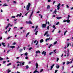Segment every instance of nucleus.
Listing matches in <instances>:
<instances>
[{"mask_svg": "<svg viewBox=\"0 0 73 73\" xmlns=\"http://www.w3.org/2000/svg\"><path fill=\"white\" fill-rule=\"evenodd\" d=\"M30 6H31V3H29L28 5H27L26 7L27 11H29V8H30Z\"/></svg>", "mask_w": 73, "mask_h": 73, "instance_id": "1", "label": "nucleus"}, {"mask_svg": "<svg viewBox=\"0 0 73 73\" xmlns=\"http://www.w3.org/2000/svg\"><path fill=\"white\" fill-rule=\"evenodd\" d=\"M46 24H42V28H45L46 27Z\"/></svg>", "mask_w": 73, "mask_h": 73, "instance_id": "2", "label": "nucleus"}, {"mask_svg": "<svg viewBox=\"0 0 73 73\" xmlns=\"http://www.w3.org/2000/svg\"><path fill=\"white\" fill-rule=\"evenodd\" d=\"M26 23L27 24H32V22L31 21V20H30L29 21H26Z\"/></svg>", "mask_w": 73, "mask_h": 73, "instance_id": "3", "label": "nucleus"}, {"mask_svg": "<svg viewBox=\"0 0 73 73\" xmlns=\"http://www.w3.org/2000/svg\"><path fill=\"white\" fill-rule=\"evenodd\" d=\"M33 11H32V12L31 13V15H30V16L29 17V19H31V17H32V15H33Z\"/></svg>", "mask_w": 73, "mask_h": 73, "instance_id": "4", "label": "nucleus"}, {"mask_svg": "<svg viewBox=\"0 0 73 73\" xmlns=\"http://www.w3.org/2000/svg\"><path fill=\"white\" fill-rule=\"evenodd\" d=\"M42 54H44V56H45L46 55V52L45 51H43L42 53Z\"/></svg>", "mask_w": 73, "mask_h": 73, "instance_id": "5", "label": "nucleus"}, {"mask_svg": "<svg viewBox=\"0 0 73 73\" xmlns=\"http://www.w3.org/2000/svg\"><path fill=\"white\" fill-rule=\"evenodd\" d=\"M9 25H10V23H8V25L7 27H5V29H7V28L9 27Z\"/></svg>", "mask_w": 73, "mask_h": 73, "instance_id": "6", "label": "nucleus"}, {"mask_svg": "<svg viewBox=\"0 0 73 73\" xmlns=\"http://www.w3.org/2000/svg\"><path fill=\"white\" fill-rule=\"evenodd\" d=\"M5 43H4V42H3L2 43V45H3V46H4V47L6 46V45H5Z\"/></svg>", "mask_w": 73, "mask_h": 73, "instance_id": "7", "label": "nucleus"}, {"mask_svg": "<svg viewBox=\"0 0 73 73\" xmlns=\"http://www.w3.org/2000/svg\"><path fill=\"white\" fill-rule=\"evenodd\" d=\"M54 66V64H52V66H51V68L50 69V70H52V68H53V66Z\"/></svg>", "mask_w": 73, "mask_h": 73, "instance_id": "8", "label": "nucleus"}, {"mask_svg": "<svg viewBox=\"0 0 73 73\" xmlns=\"http://www.w3.org/2000/svg\"><path fill=\"white\" fill-rule=\"evenodd\" d=\"M36 69H37L38 68V63L37 62L36 63Z\"/></svg>", "mask_w": 73, "mask_h": 73, "instance_id": "9", "label": "nucleus"}, {"mask_svg": "<svg viewBox=\"0 0 73 73\" xmlns=\"http://www.w3.org/2000/svg\"><path fill=\"white\" fill-rule=\"evenodd\" d=\"M22 15V13H20V15L19 14H18L17 15V17H18V16H19V17H21V15Z\"/></svg>", "mask_w": 73, "mask_h": 73, "instance_id": "10", "label": "nucleus"}, {"mask_svg": "<svg viewBox=\"0 0 73 73\" xmlns=\"http://www.w3.org/2000/svg\"><path fill=\"white\" fill-rule=\"evenodd\" d=\"M36 54H37L38 53H40V50H37L36 51Z\"/></svg>", "mask_w": 73, "mask_h": 73, "instance_id": "11", "label": "nucleus"}, {"mask_svg": "<svg viewBox=\"0 0 73 73\" xmlns=\"http://www.w3.org/2000/svg\"><path fill=\"white\" fill-rule=\"evenodd\" d=\"M10 47L12 49H13V48H15V46H10Z\"/></svg>", "mask_w": 73, "mask_h": 73, "instance_id": "12", "label": "nucleus"}, {"mask_svg": "<svg viewBox=\"0 0 73 73\" xmlns=\"http://www.w3.org/2000/svg\"><path fill=\"white\" fill-rule=\"evenodd\" d=\"M44 42V40H43V39H41L40 40V43H42V42Z\"/></svg>", "mask_w": 73, "mask_h": 73, "instance_id": "13", "label": "nucleus"}, {"mask_svg": "<svg viewBox=\"0 0 73 73\" xmlns=\"http://www.w3.org/2000/svg\"><path fill=\"white\" fill-rule=\"evenodd\" d=\"M46 34H48V31H46L45 33H44V36H45V35H46Z\"/></svg>", "mask_w": 73, "mask_h": 73, "instance_id": "14", "label": "nucleus"}, {"mask_svg": "<svg viewBox=\"0 0 73 73\" xmlns=\"http://www.w3.org/2000/svg\"><path fill=\"white\" fill-rule=\"evenodd\" d=\"M7 73H9V72H11V71L10 70H9V69H8L7 70Z\"/></svg>", "mask_w": 73, "mask_h": 73, "instance_id": "15", "label": "nucleus"}, {"mask_svg": "<svg viewBox=\"0 0 73 73\" xmlns=\"http://www.w3.org/2000/svg\"><path fill=\"white\" fill-rule=\"evenodd\" d=\"M50 5H48L47 6V9H50Z\"/></svg>", "mask_w": 73, "mask_h": 73, "instance_id": "16", "label": "nucleus"}, {"mask_svg": "<svg viewBox=\"0 0 73 73\" xmlns=\"http://www.w3.org/2000/svg\"><path fill=\"white\" fill-rule=\"evenodd\" d=\"M70 21L69 19H67L66 20V22L67 23H69L70 22Z\"/></svg>", "mask_w": 73, "mask_h": 73, "instance_id": "17", "label": "nucleus"}, {"mask_svg": "<svg viewBox=\"0 0 73 73\" xmlns=\"http://www.w3.org/2000/svg\"><path fill=\"white\" fill-rule=\"evenodd\" d=\"M56 19H58V20H59V19H62V17H57Z\"/></svg>", "mask_w": 73, "mask_h": 73, "instance_id": "18", "label": "nucleus"}, {"mask_svg": "<svg viewBox=\"0 0 73 73\" xmlns=\"http://www.w3.org/2000/svg\"><path fill=\"white\" fill-rule=\"evenodd\" d=\"M37 28H38V26H36V27L35 29L34 30V32H35V31H36V29H37Z\"/></svg>", "mask_w": 73, "mask_h": 73, "instance_id": "19", "label": "nucleus"}, {"mask_svg": "<svg viewBox=\"0 0 73 73\" xmlns=\"http://www.w3.org/2000/svg\"><path fill=\"white\" fill-rule=\"evenodd\" d=\"M26 68L27 69H28L29 68V66H26Z\"/></svg>", "mask_w": 73, "mask_h": 73, "instance_id": "20", "label": "nucleus"}, {"mask_svg": "<svg viewBox=\"0 0 73 73\" xmlns=\"http://www.w3.org/2000/svg\"><path fill=\"white\" fill-rule=\"evenodd\" d=\"M50 40V37H49L48 38H47L46 39V42H47V40Z\"/></svg>", "mask_w": 73, "mask_h": 73, "instance_id": "21", "label": "nucleus"}, {"mask_svg": "<svg viewBox=\"0 0 73 73\" xmlns=\"http://www.w3.org/2000/svg\"><path fill=\"white\" fill-rule=\"evenodd\" d=\"M53 45V44H50L49 46H48V48H49V49H50V47H51V46H52Z\"/></svg>", "mask_w": 73, "mask_h": 73, "instance_id": "22", "label": "nucleus"}, {"mask_svg": "<svg viewBox=\"0 0 73 73\" xmlns=\"http://www.w3.org/2000/svg\"><path fill=\"white\" fill-rule=\"evenodd\" d=\"M38 73V71L35 70L34 72H33V73Z\"/></svg>", "mask_w": 73, "mask_h": 73, "instance_id": "23", "label": "nucleus"}, {"mask_svg": "<svg viewBox=\"0 0 73 73\" xmlns=\"http://www.w3.org/2000/svg\"><path fill=\"white\" fill-rule=\"evenodd\" d=\"M60 5H61V3H59L57 5V7H60Z\"/></svg>", "mask_w": 73, "mask_h": 73, "instance_id": "24", "label": "nucleus"}, {"mask_svg": "<svg viewBox=\"0 0 73 73\" xmlns=\"http://www.w3.org/2000/svg\"><path fill=\"white\" fill-rule=\"evenodd\" d=\"M27 55H28V53H27V52H26L25 54V56H27Z\"/></svg>", "mask_w": 73, "mask_h": 73, "instance_id": "25", "label": "nucleus"}, {"mask_svg": "<svg viewBox=\"0 0 73 73\" xmlns=\"http://www.w3.org/2000/svg\"><path fill=\"white\" fill-rule=\"evenodd\" d=\"M23 51V49H20L19 50V52H21L22 51Z\"/></svg>", "mask_w": 73, "mask_h": 73, "instance_id": "26", "label": "nucleus"}, {"mask_svg": "<svg viewBox=\"0 0 73 73\" xmlns=\"http://www.w3.org/2000/svg\"><path fill=\"white\" fill-rule=\"evenodd\" d=\"M3 6H5V7H7V6H8V5H6V4H5L3 5Z\"/></svg>", "mask_w": 73, "mask_h": 73, "instance_id": "27", "label": "nucleus"}, {"mask_svg": "<svg viewBox=\"0 0 73 73\" xmlns=\"http://www.w3.org/2000/svg\"><path fill=\"white\" fill-rule=\"evenodd\" d=\"M12 64L11 63H9V64H7V66H9V65H11Z\"/></svg>", "mask_w": 73, "mask_h": 73, "instance_id": "28", "label": "nucleus"}, {"mask_svg": "<svg viewBox=\"0 0 73 73\" xmlns=\"http://www.w3.org/2000/svg\"><path fill=\"white\" fill-rule=\"evenodd\" d=\"M68 32V31L66 30V31H65L64 32V35H66V32Z\"/></svg>", "mask_w": 73, "mask_h": 73, "instance_id": "29", "label": "nucleus"}, {"mask_svg": "<svg viewBox=\"0 0 73 73\" xmlns=\"http://www.w3.org/2000/svg\"><path fill=\"white\" fill-rule=\"evenodd\" d=\"M3 58H2L0 57V60L1 61H2V60H3Z\"/></svg>", "mask_w": 73, "mask_h": 73, "instance_id": "30", "label": "nucleus"}, {"mask_svg": "<svg viewBox=\"0 0 73 73\" xmlns=\"http://www.w3.org/2000/svg\"><path fill=\"white\" fill-rule=\"evenodd\" d=\"M53 52H51L49 53V55H52V54H53Z\"/></svg>", "mask_w": 73, "mask_h": 73, "instance_id": "31", "label": "nucleus"}, {"mask_svg": "<svg viewBox=\"0 0 73 73\" xmlns=\"http://www.w3.org/2000/svg\"><path fill=\"white\" fill-rule=\"evenodd\" d=\"M70 64V62L68 61L66 63L67 65H69Z\"/></svg>", "mask_w": 73, "mask_h": 73, "instance_id": "32", "label": "nucleus"}, {"mask_svg": "<svg viewBox=\"0 0 73 73\" xmlns=\"http://www.w3.org/2000/svg\"><path fill=\"white\" fill-rule=\"evenodd\" d=\"M57 41H56L54 42V45H55L57 44Z\"/></svg>", "mask_w": 73, "mask_h": 73, "instance_id": "33", "label": "nucleus"}, {"mask_svg": "<svg viewBox=\"0 0 73 73\" xmlns=\"http://www.w3.org/2000/svg\"><path fill=\"white\" fill-rule=\"evenodd\" d=\"M70 17V15H68V17L67 18L68 19H69V18Z\"/></svg>", "mask_w": 73, "mask_h": 73, "instance_id": "34", "label": "nucleus"}, {"mask_svg": "<svg viewBox=\"0 0 73 73\" xmlns=\"http://www.w3.org/2000/svg\"><path fill=\"white\" fill-rule=\"evenodd\" d=\"M38 41H37L36 43L35 44L36 45H37L38 44Z\"/></svg>", "mask_w": 73, "mask_h": 73, "instance_id": "35", "label": "nucleus"}, {"mask_svg": "<svg viewBox=\"0 0 73 73\" xmlns=\"http://www.w3.org/2000/svg\"><path fill=\"white\" fill-rule=\"evenodd\" d=\"M38 32V31H37L35 33V35H37V33Z\"/></svg>", "mask_w": 73, "mask_h": 73, "instance_id": "36", "label": "nucleus"}, {"mask_svg": "<svg viewBox=\"0 0 73 73\" xmlns=\"http://www.w3.org/2000/svg\"><path fill=\"white\" fill-rule=\"evenodd\" d=\"M56 68H57V69H58V68H59V67H60V66L58 65V66H56Z\"/></svg>", "mask_w": 73, "mask_h": 73, "instance_id": "37", "label": "nucleus"}, {"mask_svg": "<svg viewBox=\"0 0 73 73\" xmlns=\"http://www.w3.org/2000/svg\"><path fill=\"white\" fill-rule=\"evenodd\" d=\"M57 9L58 10H59L60 9V7H58V6H57Z\"/></svg>", "mask_w": 73, "mask_h": 73, "instance_id": "38", "label": "nucleus"}, {"mask_svg": "<svg viewBox=\"0 0 73 73\" xmlns=\"http://www.w3.org/2000/svg\"><path fill=\"white\" fill-rule=\"evenodd\" d=\"M47 28L48 30H49V26H47Z\"/></svg>", "mask_w": 73, "mask_h": 73, "instance_id": "39", "label": "nucleus"}, {"mask_svg": "<svg viewBox=\"0 0 73 73\" xmlns=\"http://www.w3.org/2000/svg\"><path fill=\"white\" fill-rule=\"evenodd\" d=\"M24 64H25V62H22V65H23V66L24 65Z\"/></svg>", "mask_w": 73, "mask_h": 73, "instance_id": "40", "label": "nucleus"}, {"mask_svg": "<svg viewBox=\"0 0 73 73\" xmlns=\"http://www.w3.org/2000/svg\"><path fill=\"white\" fill-rule=\"evenodd\" d=\"M5 62H6V61H4L3 62V64H5Z\"/></svg>", "mask_w": 73, "mask_h": 73, "instance_id": "41", "label": "nucleus"}, {"mask_svg": "<svg viewBox=\"0 0 73 73\" xmlns=\"http://www.w3.org/2000/svg\"><path fill=\"white\" fill-rule=\"evenodd\" d=\"M58 60H59V58H57V60H56V61L57 62L58 61Z\"/></svg>", "mask_w": 73, "mask_h": 73, "instance_id": "42", "label": "nucleus"}, {"mask_svg": "<svg viewBox=\"0 0 73 73\" xmlns=\"http://www.w3.org/2000/svg\"><path fill=\"white\" fill-rule=\"evenodd\" d=\"M31 49H32V48L30 47L29 48V50H31Z\"/></svg>", "mask_w": 73, "mask_h": 73, "instance_id": "43", "label": "nucleus"}, {"mask_svg": "<svg viewBox=\"0 0 73 73\" xmlns=\"http://www.w3.org/2000/svg\"><path fill=\"white\" fill-rule=\"evenodd\" d=\"M57 71H58V70H55V73H56L57 72Z\"/></svg>", "mask_w": 73, "mask_h": 73, "instance_id": "44", "label": "nucleus"}, {"mask_svg": "<svg viewBox=\"0 0 73 73\" xmlns=\"http://www.w3.org/2000/svg\"><path fill=\"white\" fill-rule=\"evenodd\" d=\"M58 24H59V22H58L56 24V25H58Z\"/></svg>", "mask_w": 73, "mask_h": 73, "instance_id": "45", "label": "nucleus"}, {"mask_svg": "<svg viewBox=\"0 0 73 73\" xmlns=\"http://www.w3.org/2000/svg\"><path fill=\"white\" fill-rule=\"evenodd\" d=\"M63 21L64 23H66V20H63Z\"/></svg>", "mask_w": 73, "mask_h": 73, "instance_id": "46", "label": "nucleus"}, {"mask_svg": "<svg viewBox=\"0 0 73 73\" xmlns=\"http://www.w3.org/2000/svg\"><path fill=\"white\" fill-rule=\"evenodd\" d=\"M43 70H44L43 69H42L40 71V72H42L43 71Z\"/></svg>", "mask_w": 73, "mask_h": 73, "instance_id": "47", "label": "nucleus"}, {"mask_svg": "<svg viewBox=\"0 0 73 73\" xmlns=\"http://www.w3.org/2000/svg\"><path fill=\"white\" fill-rule=\"evenodd\" d=\"M20 66H21V64H22V62H20Z\"/></svg>", "mask_w": 73, "mask_h": 73, "instance_id": "48", "label": "nucleus"}, {"mask_svg": "<svg viewBox=\"0 0 73 73\" xmlns=\"http://www.w3.org/2000/svg\"><path fill=\"white\" fill-rule=\"evenodd\" d=\"M25 59H28V57L26 56L25 58Z\"/></svg>", "mask_w": 73, "mask_h": 73, "instance_id": "49", "label": "nucleus"}, {"mask_svg": "<svg viewBox=\"0 0 73 73\" xmlns=\"http://www.w3.org/2000/svg\"><path fill=\"white\" fill-rule=\"evenodd\" d=\"M57 12V11H55L53 12V13H56Z\"/></svg>", "mask_w": 73, "mask_h": 73, "instance_id": "50", "label": "nucleus"}, {"mask_svg": "<svg viewBox=\"0 0 73 73\" xmlns=\"http://www.w3.org/2000/svg\"><path fill=\"white\" fill-rule=\"evenodd\" d=\"M15 44H16V42H14L13 43V45H15Z\"/></svg>", "mask_w": 73, "mask_h": 73, "instance_id": "51", "label": "nucleus"}, {"mask_svg": "<svg viewBox=\"0 0 73 73\" xmlns=\"http://www.w3.org/2000/svg\"><path fill=\"white\" fill-rule=\"evenodd\" d=\"M16 17V16H13L11 17V18H15V17Z\"/></svg>", "mask_w": 73, "mask_h": 73, "instance_id": "52", "label": "nucleus"}, {"mask_svg": "<svg viewBox=\"0 0 73 73\" xmlns=\"http://www.w3.org/2000/svg\"><path fill=\"white\" fill-rule=\"evenodd\" d=\"M69 43H68L67 44V47H69Z\"/></svg>", "mask_w": 73, "mask_h": 73, "instance_id": "53", "label": "nucleus"}, {"mask_svg": "<svg viewBox=\"0 0 73 73\" xmlns=\"http://www.w3.org/2000/svg\"><path fill=\"white\" fill-rule=\"evenodd\" d=\"M36 42H37V40H35L34 41V43H36Z\"/></svg>", "mask_w": 73, "mask_h": 73, "instance_id": "54", "label": "nucleus"}, {"mask_svg": "<svg viewBox=\"0 0 73 73\" xmlns=\"http://www.w3.org/2000/svg\"><path fill=\"white\" fill-rule=\"evenodd\" d=\"M67 52H68V53H69V49L67 50Z\"/></svg>", "mask_w": 73, "mask_h": 73, "instance_id": "55", "label": "nucleus"}, {"mask_svg": "<svg viewBox=\"0 0 73 73\" xmlns=\"http://www.w3.org/2000/svg\"><path fill=\"white\" fill-rule=\"evenodd\" d=\"M55 27H56V26H55V25H53L52 26V27H53V28H55Z\"/></svg>", "mask_w": 73, "mask_h": 73, "instance_id": "56", "label": "nucleus"}, {"mask_svg": "<svg viewBox=\"0 0 73 73\" xmlns=\"http://www.w3.org/2000/svg\"><path fill=\"white\" fill-rule=\"evenodd\" d=\"M66 7L67 8H69V5H66Z\"/></svg>", "mask_w": 73, "mask_h": 73, "instance_id": "57", "label": "nucleus"}, {"mask_svg": "<svg viewBox=\"0 0 73 73\" xmlns=\"http://www.w3.org/2000/svg\"><path fill=\"white\" fill-rule=\"evenodd\" d=\"M14 3H16V1H13Z\"/></svg>", "mask_w": 73, "mask_h": 73, "instance_id": "58", "label": "nucleus"}, {"mask_svg": "<svg viewBox=\"0 0 73 73\" xmlns=\"http://www.w3.org/2000/svg\"><path fill=\"white\" fill-rule=\"evenodd\" d=\"M15 29H17V27H14Z\"/></svg>", "mask_w": 73, "mask_h": 73, "instance_id": "59", "label": "nucleus"}, {"mask_svg": "<svg viewBox=\"0 0 73 73\" xmlns=\"http://www.w3.org/2000/svg\"><path fill=\"white\" fill-rule=\"evenodd\" d=\"M32 28H35V26H33L32 27Z\"/></svg>", "mask_w": 73, "mask_h": 73, "instance_id": "60", "label": "nucleus"}, {"mask_svg": "<svg viewBox=\"0 0 73 73\" xmlns=\"http://www.w3.org/2000/svg\"><path fill=\"white\" fill-rule=\"evenodd\" d=\"M10 50H8V51H7V53H9V52Z\"/></svg>", "mask_w": 73, "mask_h": 73, "instance_id": "61", "label": "nucleus"}, {"mask_svg": "<svg viewBox=\"0 0 73 73\" xmlns=\"http://www.w3.org/2000/svg\"><path fill=\"white\" fill-rule=\"evenodd\" d=\"M11 28H10L9 29V30H8V32H9L10 31V30H11Z\"/></svg>", "mask_w": 73, "mask_h": 73, "instance_id": "62", "label": "nucleus"}, {"mask_svg": "<svg viewBox=\"0 0 73 73\" xmlns=\"http://www.w3.org/2000/svg\"><path fill=\"white\" fill-rule=\"evenodd\" d=\"M29 35V33H28L27 34V35Z\"/></svg>", "mask_w": 73, "mask_h": 73, "instance_id": "63", "label": "nucleus"}, {"mask_svg": "<svg viewBox=\"0 0 73 73\" xmlns=\"http://www.w3.org/2000/svg\"><path fill=\"white\" fill-rule=\"evenodd\" d=\"M47 24L48 25H49V21L47 22Z\"/></svg>", "mask_w": 73, "mask_h": 73, "instance_id": "64", "label": "nucleus"}]
</instances>
